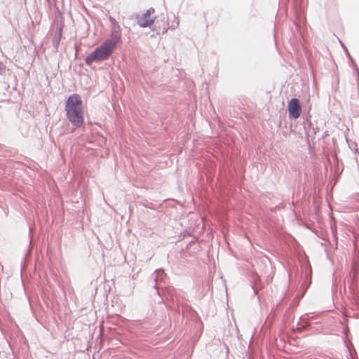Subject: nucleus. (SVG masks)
Here are the masks:
<instances>
[{"mask_svg":"<svg viewBox=\"0 0 359 359\" xmlns=\"http://www.w3.org/2000/svg\"><path fill=\"white\" fill-rule=\"evenodd\" d=\"M288 112L291 118H297L302 113L299 102L297 98H292L288 104Z\"/></svg>","mask_w":359,"mask_h":359,"instance_id":"obj_4","label":"nucleus"},{"mask_svg":"<svg viewBox=\"0 0 359 359\" xmlns=\"http://www.w3.org/2000/svg\"><path fill=\"white\" fill-rule=\"evenodd\" d=\"M156 19L155 10L152 8L137 16V24L141 27H150Z\"/></svg>","mask_w":359,"mask_h":359,"instance_id":"obj_3","label":"nucleus"},{"mask_svg":"<svg viewBox=\"0 0 359 359\" xmlns=\"http://www.w3.org/2000/svg\"><path fill=\"white\" fill-rule=\"evenodd\" d=\"M67 116L71 123L76 128H80L84 122L82 100L77 94L71 95L65 106Z\"/></svg>","mask_w":359,"mask_h":359,"instance_id":"obj_1","label":"nucleus"},{"mask_svg":"<svg viewBox=\"0 0 359 359\" xmlns=\"http://www.w3.org/2000/svg\"><path fill=\"white\" fill-rule=\"evenodd\" d=\"M120 34L117 33L113 36L111 39L105 41L100 47L97 48L86 57L85 60L86 64L90 65L95 61L107 60L113 53L117 43L120 41Z\"/></svg>","mask_w":359,"mask_h":359,"instance_id":"obj_2","label":"nucleus"}]
</instances>
